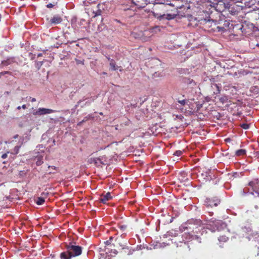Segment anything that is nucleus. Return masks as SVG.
Returning <instances> with one entry per match:
<instances>
[{
	"mask_svg": "<svg viewBox=\"0 0 259 259\" xmlns=\"http://www.w3.org/2000/svg\"><path fill=\"white\" fill-rule=\"evenodd\" d=\"M31 99V101L32 102H35L36 101V99L34 98H31V97L29 98Z\"/></svg>",
	"mask_w": 259,
	"mask_h": 259,
	"instance_id": "nucleus-34",
	"label": "nucleus"
},
{
	"mask_svg": "<svg viewBox=\"0 0 259 259\" xmlns=\"http://www.w3.org/2000/svg\"><path fill=\"white\" fill-rule=\"evenodd\" d=\"M119 244L120 246L122 247V249L126 248V246L125 245H123V244H122L121 243H119Z\"/></svg>",
	"mask_w": 259,
	"mask_h": 259,
	"instance_id": "nucleus-33",
	"label": "nucleus"
},
{
	"mask_svg": "<svg viewBox=\"0 0 259 259\" xmlns=\"http://www.w3.org/2000/svg\"><path fill=\"white\" fill-rule=\"evenodd\" d=\"M250 194H251L253 195V193L252 192H250Z\"/></svg>",
	"mask_w": 259,
	"mask_h": 259,
	"instance_id": "nucleus-50",
	"label": "nucleus"
},
{
	"mask_svg": "<svg viewBox=\"0 0 259 259\" xmlns=\"http://www.w3.org/2000/svg\"><path fill=\"white\" fill-rule=\"evenodd\" d=\"M17 242H18V239H17Z\"/></svg>",
	"mask_w": 259,
	"mask_h": 259,
	"instance_id": "nucleus-51",
	"label": "nucleus"
},
{
	"mask_svg": "<svg viewBox=\"0 0 259 259\" xmlns=\"http://www.w3.org/2000/svg\"><path fill=\"white\" fill-rule=\"evenodd\" d=\"M107 163V158L106 156H103L98 158H96V165L100 166L102 165H106Z\"/></svg>",
	"mask_w": 259,
	"mask_h": 259,
	"instance_id": "nucleus-11",
	"label": "nucleus"
},
{
	"mask_svg": "<svg viewBox=\"0 0 259 259\" xmlns=\"http://www.w3.org/2000/svg\"><path fill=\"white\" fill-rule=\"evenodd\" d=\"M62 19L60 17L58 16H56L53 17L50 20V22L51 24H58L61 22Z\"/></svg>",
	"mask_w": 259,
	"mask_h": 259,
	"instance_id": "nucleus-13",
	"label": "nucleus"
},
{
	"mask_svg": "<svg viewBox=\"0 0 259 259\" xmlns=\"http://www.w3.org/2000/svg\"><path fill=\"white\" fill-rule=\"evenodd\" d=\"M240 126L244 130L248 129L249 127V124L245 123L240 124Z\"/></svg>",
	"mask_w": 259,
	"mask_h": 259,
	"instance_id": "nucleus-22",
	"label": "nucleus"
},
{
	"mask_svg": "<svg viewBox=\"0 0 259 259\" xmlns=\"http://www.w3.org/2000/svg\"><path fill=\"white\" fill-rule=\"evenodd\" d=\"M226 227V224L222 221L211 219L207 222L206 228L212 232L220 231Z\"/></svg>",
	"mask_w": 259,
	"mask_h": 259,
	"instance_id": "nucleus-2",
	"label": "nucleus"
},
{
	"mask_svg": "<svg viewBox=\"0 0 259 259\" xmlns=\"http://www.w3.org/2000/svg\"><path fill=\"white\" fill-rule=\"evenodd\" d=\"M38 147H39V148H40V147H41V148H44V147H43V146H42V145H39V146H37V147H36V148H38Z\"/></svg>",
	"mask_w": 259,
	"mask_h": 259,
	"instance_id": "nucleus-40",
	"label": "nucleus"
},
{
	"mask_svg": "<svg viewBox=\"0 0 259 259\" xmlns=\"http://www.w3.org/2000/svg\"><path fill=\"white\" fill-rule=\"evenodd\" d=\"M204 21H205V22H209V21H210V19H206H206H204Z\"/></svg>",
	"mask_w": 259,
	"mask_h": 259,
	"instance_id": "nucleus-38",
	"label": "nucleus"
},
{
	"mask_svg": "<svg viewBox=\"0 0 259 259\" xmlns=\"http://www.w3.org/2000/svg\"><path fill=\"white\" fill-rule=\"evenodd\" d=\"M110 66L111 69L112 70H116L118 69V67L116 65L115 62L114 60H110Z\"/></svg>",
	"mask_w": 259,
	"mask_h": 259,
	"instance_id": "nucleus-16",
	"label": "nucleus"
},
{
	"mask_svg": "<svg viewBox=\"0 0 259 259\" xmlns=\"http://www.w3.org/2000/svg\"><path fill=\"white\" fill-rule=\"evenodd\" d=\"M254 207H255V208L256 209H258V206H257V205H255Z\"/></svg>",
	"mask_w": 259,
	"mask_h": 259,
	"instance_id": "nucleus-45",
	"label": "nucleus"
},
{
	"mask_svg": "<svg viewBox=\"0 0 259 259\" xmlns=\"http://www.w3.org/2000/svg\"><path fill=\"white\" fill-rule=\"evenodd\" d=\"M255 156H257V157H259V151L256 152V153H255Z\"/></svg>",
	"mask_w": 259,
	"mask_h": 259,
	"instance_id": "nucleus-35",
	"label": "nucleus"
},
{
	"mask_svg": "<svg viewBox=\"0 0 259 259\" xmlns=\"http://www.w3.org/2000/svg\"><path fill=\"white\" fill-rule=\"evenodd\" d=\"M242 195H245V194L249 193V190L247 188H245L243 191L241 192Z\"/></svg>",
	"mask_w": 259,
	"mask_h": 259,
	"instance_id": "nucleus-25",
	"label": "nucleus"
},
{
	"mask_svg": "<svg viewBox=\"0 0 259 259\" xmlns=\"http://www.w3.org/2000/svg\"><path fill=\"white\" fill-rule=\"evenodd\" d=\"M248 185L250 186L252 190L257 194L259 197V180H254L248 183Z\"/></svg>",
	"mask_w": 259,
	"mask_h": 259,
	"instance_id": "nucleus-10",
	"label": "nucleus"
},
{
	"mask_svg": "<svg viewBox=\"0 0 259 259\" xmlns=\"http://www.w3.org/2000/svg\"><path fill=\"white\" fill-rule=\"evenodd\" d=\"M106 244H109V241H107L106 242Z\"/></svg>",
	"mask_w": 259,
	"mask_h": 259,
	"instance_id": "nucleus-47",
	"label": "nucleus"
},
{
	"mask_svg": "<svg viewBox=\"0 0 259 259\" xmlns=\"http://www.w3.org/2000/svg\"><path fill=\"white\" fill-rule=\"evenodd\" d=\"M172 219H173L172 218H171V219H170V223H171V222H172Z\"/></svg>",
	"mask_w": 259,
	"mask_h": 259,
	"instance_id": "nucleus-48",
	"label": "nucleus"
},
{
	"mask_svg": "<svg viewBox=\"0 0 259 259\" xmlns=\"http://www.w3.org/2000/svg\"><path fill=\"white\" fill-rule=\"evenodd\" d=\"M246 151L245 149H239L235 152V155L236 156H242L246 154Z\"/></svg>",
	"mask_w": 259,
	"mask_h": 259,
	"instance_id": "nucleus-17",
	"label": "nucleus"
},
{
	"mask_svg": "<svg viewBox=\"0 0 259 259\" xmlns=\"http://www.w3.org/2000/svg\"><path fill=\"white\" fill-rule=\"evenodd\" d=\"M21 107L20 106H18V107H17V109H21Z\"/></svg>",
	"mask_w": 259,
	"mask_h": 259,
	"instance_id": "nucleus-46",
	"label": "nucleus"
},
{
	"mask_svg": "<svg viewBox=\"0 0 259 259\" xmlns=\"http://www.w3.org/2000/svg\"><path fill=\"white\" fill-rule=\"evenodd\" d=\"M11 61L9 59L8 60H6V61H3L2 62V65H3V66H7L8 64H10L11 63Z\"/></svg>",
	"mask_w": 259,
	"mask_h": 259,
	"instance_id": "nucleus-24",
	"label": "nucleus"
},
{
	"mask_svg": "<svg viewBox=\"0 0 259 259\" xmlns=\"http://www.w3.org/2000/svg\"><path fill=\"white\" fill-rule=\"evenodd\" d=\"M106 58L110 62V60H112V59H111L108 56H106Z\"/></svg>",
	"mask_w": 259,
	"mask_h": 259,
	"instance_id": "nucleus-37",
	"label": "nucleus"
},
{
	"mask_svg": "<svg viewBox=\"0 0 259 259\" xmlns=\"http://www.w3.org/2000/svg\"><path fill=\"white\" fill-rule=\"evenodd\" d=\"M29 140V136L27 135L25 136V139H23L22 143H25Z\"/></svg>",
	"mask_w": 259,
	"mask_h": 259,
	"instance_id": "nucleus-29",
	"label": "nucleus"
},
{
	"mask_svg": "<svg viewBox=\"0 0 259 259\" xmlns=\"http://www.w3.org/2000/svg\"><path fill=\"white\" fill-rule=\"evenodd\" d=\"M182 153H183V152H182V151H181V150H178V151H176L174 153V155H176V156H181V155L182 154Z\"/></svg>",
	"mask_w": 259,
	"mask_h": 259,
	"instance_id": "nucleus-28",
	"label": "nucleus"
},
{
	"mask_svg": "<svg viewBox=\"0 0 259 259\" xmlns=\"http://www.w3.org/2000/svg\"><path fill=\"white\" fill-rule=\"evenodd\" d=\"M89 161L90 163H94L96 165V158H91L89 159Z\"/></svg>",
	"mask_w": 259,
	"mask_h": 259,
	"instance_id": "nucleus-26",
	"label": "nucleus"
},
{
	"mask_svg": "<svg viewBox=\"0 0 259 259\" xmlns=\"http://www.w3.org/2000/svg\"><path fill=\"white\" fill-rule=\"evenodd\" d=\"M213 85L217 89L216 91L214 92V94H219L220 93V87L217 84H214Z\"/></svg>",
	"mask_w": 259,
	"mask_h": 259,
	"instance_id": "nucleus-23",
	"label": "nucleus"
},
{
	"mask_svg": "<svg viewBox=\"0 0 259 259\" xmlns=\"http://www.w3.org/2000/svg\"><path fill=\"white\" fill-rule=\"evenodd\" d=\"M132 2L138 8H144L148 3H150V0H131ZM164 0H154V3L156 4H162L164 6Z\"/></svg>",
	"mask_w": 259,
	"mask_h": 259,
	"instance_id": "nucleus-5",
	"label": "nucleus"
},
{
	"mask_svg": "<svg viewBox=\"0 0 259 259\" xmlns=\"http://www.w3.org/2000/svg\"><path fill=\"white\" fill-rule=\"evenodd\" d=\"M153 16L159 20V21H162L165 20H170L174 19L176 17L175 14H161L159 13H156L153 12Z\"/></svg>",
	"mask_w": 259,
	"mask_h": 259,
	"instance_id": "nucleus-6",
	"label": "nucleus"
},
{
	"mask_svg": "<svg viewBox=\"0 0 259 259\" xmlns=\"http://www.w3.org/2000/svg\"><path fill=\"white\" fill-rule=\"evenodd\" d=\"M42 64V62H39V63H37V65H38L39 67L40 66H41Z\"/></svg>",
	"mask_w": 259,
	"mask_h": 259,
	"instance_id": "nucleus-36",
	"label": "nucleus"
},
{
	"mask_svg": "<svg viewBox=\"0 0 259 259\" xmlns=\"http://www.w3.org/2000/svg\"><path fill=\"white\" fill-rule=\"evenodd\" d=\"M111 198V194L110 192H108L106 195L102 196L100 198V201L103 203H106L107 201Z\"/></svg>",
	"mask_w": 259,
	"mask_h": 259,
	"instance_id": "nucleus-14",
	"label": "nucleus"
},
{
	"mask_svg": "<svg viewBox=\"0 0 259 259\" xmlns=\"http://www.w3.org/2000/svg\"><path fill=\"white\" fill-rule=\"evenodd\" d=\"M65 248L69 252L72 257L78 256L81 254L82 248L81 247L73 244L72 243L65 244Z\"/></svg>",
	"mask_w": 259,
	"mask_h": 259,
	"instance_id": "nucleus-3",
	"label": "nucleus"
},
{
	"mask_svg": "<svg viewBox=\"0 0 259 259\" xmlns=\"http://www.w3.org/2000/svg\"><path fill=\"white\" fill-rule=\"evenodd\" d=\"M95 100L94 98L83 97L82 99L79 100L75 105V107L77 108L80 106L81 108L86 106L90 105Z\"/></svg>",
	"mask_w": 259,
	"mask_h": 259,
	"instance_id": "nucleus-7",
	"label": "nucleus"
},
{
	"mask_svg": "<svg viewBox=\"0 0 259 259\" xmlns=\"http://www.w3.org/2000/svg\"><path fill=\"white\" fill-rule=\"evenodd\" d=\"M5 73H4V72H1L0 73V78L1 77V76L2 75H3L4 74H5Z\"/></svg>",
	"mask_w": 259,
	"mask_h": 259,
	"instance_id": "nucleus-39",
	"label": "nucleus"
},
{
	"mask_svg": "<svg viewBox=\"0 0 259 259\" xmlns=\"http://www.w3.org/2000/svg\"><path fill=\"white\" fill-rule=\"evenodd\" d=\"M219 100L222 104H224L228 102V97L227 96L224 95L220 98Z\"/></svg>",
	"mask_w": 259,
	"mask_h": 259,
	"instance_id": "nucleus-19",
	"label": "nucleus"
},
{
	"mask_svg": "<svg viewBox=\"0 0 259 259\" xmlns=\"http://www.w3.org/2000/svg\"><path fill=\"white\" fill-rule=\"evenodd\" d=\"M228 239V237L226 236H222L219 238V240L220 242H226Z\"/></svg>",
	"mask_w": 259,
	"mask_h": 259,
	"instance_id": "nucleus-21",
	"label": "nucleus"
},
{
	"mask_svg": "<svg viewBox=\"0 0 259 259\" xmlns=\"http://www.w3.org/2000/svg\"><path fill=\"white\" fill-rule=\"evenodd\" d=\"M22 108H23V109H25L26 108V105H22Z\"/></svg>",
	"mask_w": 259,
	"mask_h": 259,
	"instance_id": "nucleus-42",
	"label": "nucleus"
},
{
	"mask_svg": "<svg viewBox=\"0 0 259 259\" xmlns=\"http://www.w3.org/2000/svg\"><path fill=\"white\" fill-rule=\"evenodd\" d=\"M47 7L48 8H53L54 7V5L52 4H51V3H50V4L47 5Z\"/></svg>",
	"mask_w": 259,
	"mask_h": 259,
	"instance_id": "nucleus-31",
	"label": "nucleus"
},
{
	"mask_svg": "<svg viewBox=\"0 0 259 259\" xmlns=\"http://www.w3.org/2000/svg\"><path fill=\"white\" fill-rule=\"evenodd\" d=\"M100 115H103V113H102V112H100Z\"/></svg>",
	"mask_w": 259,
	"mask_h": 259,
	"instance_id": "nucleus-49",
	"label": "nucleus"
},
{
	"mask_svg": "<svg viewBox=\"0 0 259 259\" xmlns=\"http://www.w3.org/2000/svg\"><path fill=\"white\" fill-rule=\"evenodd\" d=\"M42 163H43L42 157L41 156H38L37 158V160L36 161V165L39 166V165H40Z\"/></svg>",
	"mask_w": 259,
	"mask_h": 259,
	"instance_id": "nucleus-20",
	"label": "nucleus"
},
{
	"mask_svg": "<svg viewBox=\"0 0 259 259\" xmlns=\"http://www.w3.org/2000/svg\"><path fill=\"white\" fill-rule=\"evenodd\" d=\"M60 257L61 259H71L73 257L71 255L70 252H69L67 250L61 253Z\"/></svg>",
	"mask_w": 259,
	"mask_h": 259,
	"instance_id": "nucleus-12",
	"label": "nucleus"
},
{
	"mask_svg": "<svg viewBox=\"0 0 259 259\" xmlns=\"http://www.w3.org/2000/svg\"><path fill=\"white\" fill-rule=\"evenodd\" d=\"M95 16H100L102 14V11L101 10H98L96 12H94Z\"/></svg>",
	"mask_w": 259,
	"mask_h": 259,
	"instance_id": "nucleus-27",
	"label": "nucleus"
},
{
	"mask_svg": "<svg viewBox=\"0 0 259 259\" xmlns=\"http://www.w3.org/2000/svg\"><path fill=\"white\" fill-rule=\"evenodd\" d=\"M56 111L53 109H47L44 108H39L35 112L34 114L36 115H42L49 114L55 112Z\"/></svg>",
	"mask_w": 259,
	"mask_h": 259,
	"instance_id": "nucleus-9",
	"label": "nucleus"
},
{
	"mask_svg": "<svg viewBox=\"0 0 259 259\" xmlns=\"http://www.w3.org/2000/svg\"><path fill=\"white\" fill-rule=\"evenodd\" d=\"M35 201L37 205H40L45 202V199L43 197H39L37 198Z\"/></svg>",
	"mask_w": 259,
	"mask_h": 259,
	"instance_id": "nucleus-18",
	"label": "nucleus"
},
{
	"mask_svg": "<svg viewBox=\"0 0 259 259\" xmlns=\"http://www.w3.org/2000/svg\"><path fill=\"white\" fill-rule=\"evenodd\" d=\"M179 232L177 230H171L167 232L165 235L166 237H176L178 235Z\"/></svg>",
	"mask_w": 259,
	"mask_h": 259,
	"instance_id": "nucleus-15",
	"label": "nucleus"
},
{
	"mask_svg": "<svg viewBox=\"0 0 259 259\" xmlns=\"http://www.w3.org/2000/svg\"><path fill=\"white\" fill-rule=\"evenodd\" d=\"M7 157V153H4V154H3L2 155V158H3V159L6 158Z\"/></svg>",
	"mask_w": 259,
	"mask_h": 259,
	"instance_id": "nucleus-32",
	"label": "nucleus"
},
{
	"mask_svg": "<svg viewBox=\"0 0 259 259\" xmlns=\"http://www.w3.org/2000/svg\"><path fill=\"white\" fill-rule=\"evenodd\" d=\"M158 28V26H156L155 28H153L152 29L154 30V29H157Z\"/></svg>",
	"mask_w": 259,
	"mask_h": 259,
	"instance_id": "nucleus-43",
	"label": "nucleus"
},
{
	"mask_svg": "<svg viewBox=\"0 0 259 259\" xmlns=\"http://www.w3.org/2000/svg\"><path fill=\"white\" fill-rule=\"evenodd\" d=\"M200 220L192 219L182 224L179 227V230L181 232H185L182 237L183 241H180V243L186 246V242L194 239L200 243L201 240L198 234L199 232L202 234L204 229L203 226L200 225Z\"/></svg>",
	"mask_w": 259,
	"mask_h": 259,
	"instance_id": "nucleus-1",
	"label": "nucleus"
},
{
	"mask_svg": "<svg viewBox=\"0 0 259 259\" xmlns=\"http://www.w3.org/2000/svg\"><path fill=\"white\" fill-rule=\"evenodd\" d=\"M179 103H180L182 105H184L186 104V100H180V101H179Z\"/></svg>",
	"mask_w": 259,
	"mask_h": 259,
	"instance_id": "nucleus-30",
	"label": "nucleus"
},
{
	"mask_svg": "<svg viewBox=\"0 0 259 259\" xmlns=\"http://www.w3.org/2000/svg\"><path fill=\"white\" fill-rule=\"evenodd\" d=\"M42 56V54L41 53H39L37 54V57H40Z\"/></svg>",
	"mask_w": 259,
	"mask_h": 259,
	"instance_id": "nucleus-41",
	"label": "nucleus"
},
{
	"mask_svg": "<svg viewBox=\"0 0 259 259\" xmlns=\"http://www.w3.org/2000/svg\"><path fill=\"white\" fill-rule=\"evenodd\" d=\"M121 228L122 229H124L125 228V226H121Z\"/></svg>",
	"mask_w": 259,
	"mask_h": 259,
	"instance_id": "nucleus-44",
	"label": "nucleus"
},
{
	"mask_svg": "<svg viewBox=\"0 0 259 259\" xmlns=\"http://www.w3.org/2000/svg\"><path fill=\"white\" fill-rule=\"evenodd\" d=\"M242 230L245 233L246 238L249 240L253 239L255 241L259 242V235L256 232H252L251 228L249 226L242 228Z\"/></svg>",
	"mask_w": 259,
	"mask_h": 259,
	"instance_id": "nucleus-4",
	"label": "nucleus"
},
{
	"mask_svg": "<svg viewBox=\"0 0 259 259\" xmlns=\"http://www.w3.org/2000/svg\"><path fill=\"white\" fill-rule=\"evenodd\" d=\"M220 203V200L217 197L212 198H207L204 201V205L207 207L217 206Z\"/></svg>",
	"mask_w": 259,
	"mask_h": 259,
	"instance_id": "nucleus-8",
	"label": "nucleus"
}]
</instances>
